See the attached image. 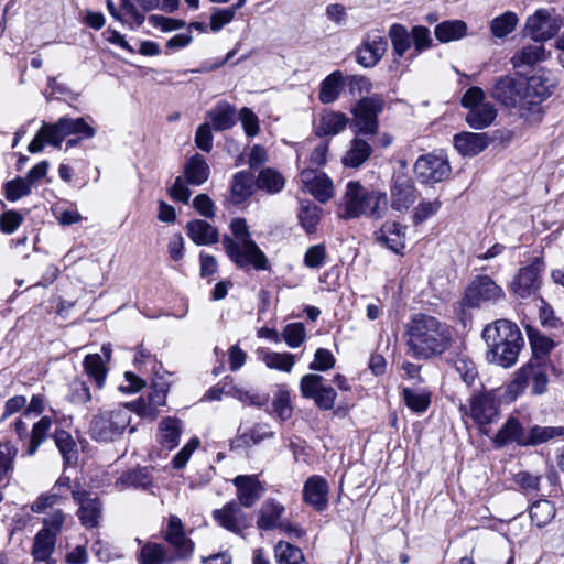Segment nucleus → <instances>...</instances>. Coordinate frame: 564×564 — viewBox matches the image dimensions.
Here are the masks:
<instances>
[{
    "label": "nucleus",
    "instance_id": "1",
    "mask_svg": "<svg viewBox=\"0 0 564 564\" xmlns=\"http://www.w3.org/2000/svg\"><path fill=\"white\" fill-rule=\"evenodd\" d=\"M406 352L416 360H429L444 354L451 346L449 326L435 316L416 313L404 326Z\"/></svg>",
    "mask_w": 564,
    "mask_h": 564
},
{
    "label": "nucleus",
    "instance_id": "2",
    "mask_svg": "<svg viewBox=\"0 0 564 564\" xmlns=\"http://www.w3.org/2000/svg\"><path fill=\"white\" fill-rule=\"evenodd\" d=\"M488 352L487 359L503 368L516 364L524 339L519 327L507 319H498L482 330Z\"/></svg>",
    "mask_w": 564,
    "mask_h": 564
},
{
    "label": "nucleus",
    "instance_id": "3",
    "mask_svg": "<svg viewBox=\"0 0 564 564\" xmlns=\"http://www.w3.org/2000/svg\"><path fill=\"white\" fill-rule=\"evenodd\" d=\"M388 209L386 193L370 191L359 182H349L340 204L339 216L351 219L361 216L380 219Z\"/></svg>",
    "mask_w": 564,
    "mask_h": 564
},
{
    "label": "nucleus",
    "instance_id": "4",
    "mask_svg": "<svg viewBox=\"0 0 564 564\" xmlns=\"http://www.w3.org/2000/svg\"><path fill=\"white\" fill-rule=\"evenodd\" d=\"M558 85V80L553 74L541 68L534 75L530 76L525 82L524 90V111L522 119L529 122L540 121L542 118L541 104L546 100Z\"/></svg>",
    "mask_w": 564,
    "mask_h": 564
},
{
    "label": "nucleus",
    "instance_id": "5",
    "mask_svg": "<svg viewBox=\"0 0 564 564\" xmlns=\"http://www.w3.org/2000/svg\"><path fill=\"white\" fill-rule=\"evenodd\" d=\"M500 401L495 390H487L484 386L474 391L467 403L459 404V412L463 417L470 419L476 425L482 429L496 422L499 417Z\"/></svg>",
    "mask_w": 564,
    "mask_h": 564
},
{
    "label": "nucleus",
    "instance_id": "6",
    "mask_svg": "<svg viewBox=\"0 0 564 564\" xmlns=\"http://www.w3.org/2000/svg\"><path fill=\"white\" fill-rule=\"evenodd\" d=\"M130 422L131 414L127 408L102 410L93 416L89 435L97 442H113L123 434Z\"/></svg>",
    "mask_w": 564,
    "mask_h": 564
},
{
    "label": "nucleus",
    "instance_id": "7",
    "mask_svg": "<svg viewBox=\"0 0 564 564\" xmlns=\"http://www.w3.org/2000/svg\"><path fill=\"white\" fill-rule=\"evenodd\" d=\"M460 104L468 110L465 117L466 123L476 130L489 127L498 113L496 107L486 101L484 89L477 86H473L464 93Z\"/></svg>",
    "mask_w": 564,
    "mask_h": 564
},
{
    "label": "nucleus",
    "instance_id": "8",
    "mask_svg": "<svg viewBox=\"0 0 564 564\" xmlns=\"http://www.w3.org/2000/svg\"><path fill=\"white\" fill-rule=\"evenodd\" d=\"M524 80L507 74L494 79L489 89L490 97L506 108L518 109L522 118L524 111Z\"/></svg>",
    "mask_w": 564,
    "mask_h": 564
},
{
    "label": "nucleus",
    "instance_id": "9",
    "mask_svg": "<svg viewBox=\"0 0 564 564\" xmlns=\"http://www.w3.org/2000/svg\"><path fill=\"white\" fill-rule=\"evenodd\" d=\"M223 246L229 259L243 270L253 269L262 271L269 269V260L265 253L251 240L234 245L229 236L223 238Z\"/></svg>",
    "mask_w": 564,
    "mask_h": 564
},
{
    "label": "nucleus",
    "instance_id": "10",
    "mask_svg": "<svg viewBox=\"0 0 564 564\" xmlns=\"http://www.w3.org/2000/svg\"><path fill=\"white\" fill-rule=\"evenodd\" d=\"M505 297V292L490 276H476L466 288L463 305L466 307H481L495 304Z\"/></svg>",
    "mask_w": 564,
    "mask_h": 564
},
{
    "label": "nucleus",
    "instance_id": "11",
    "mask_svg": "<svg viewBox=\"0 0 564 564\" xmlns=\"http://www.w3.org/2000/svg\"><path fill=\"white\" fill-rule=\"evenodd\" d=\"M384 99L380 95L361 98L352 108L355 126L362 134H376L378 131V116L383 111Z\"/></svg>",
    "mask_w": 564,
    "mask_h": 564
},
{
    "label": "nucleus",
    "instance_id": "12",
    "mask_svg": "<svg viewBox=\"0 0 564 564\" xmlns=\"http://www.w3.org/2000/svg\"><path fill=\"white\" fill-rule=\"evenodd\" d=\"M553 13L554 9H538L527 18L523 35L542 44L553 39L560 31V23Z\"/></svg>",
    "mask_w": 564,
    "mask_h": 564
},
{
    "label": "nucleus",
    "instance_id": "13",
    "mask_svg": "<svg viewBox=\"0 0 564 564\" xmlns=\"http://www.w3.org/2000/svg\"><path fill=\"white\" fill-rule=\"evenodd\" d=\"M48 129V144L59 147L66 137L79 134L86 139L95 135V129L84 118L62 117L55 123H46Z\"/></svg>",
    "mask_w": 564,
    "mask_h": 564
},
{
    "label": "nucleus",
    "instance_id": "14",
    "mask_svg": "<svg viewBox=\"0 0 564 564\" xmlns=\"http://www.w3.org/2000/svg\"><path fill=\"white\" fill-rule=\"evenodd\" d=\"M72 497L78 505L76 514L80 524L87 529H95L99 527L104 511L100 499L97 497H91L80 487L74 488L72 490Z\"/></svg>",
    "mask_w": 564,
    "mask_h": 564
},
{
    "label": "nucleus",
    "instance_id": "15",
    "mask_svg": "<svg viewBox=\"0 0 564 564\" xmlns=\"http://www.w3.org/2000/svg\"><path fill=\"white\" fill-rule=\"evenodd\" d=\"M451 172L448 161L441 155L425 154L420 156L414 164L416 177L425 184L444 181Z\"/></svg>",
    "mask_w": 564,
    "mask_h": 564
},
{
    "label": "nucleus",
    "instance_id": "16",
    "mask_svg": "<svg viewBox=\"0 0 564 564\" xmlns=\"http://www.w3.org/2000/svg\"><path fill=\"white\" fill-rule=\"evenodd\" d=\"M163 539L173 547V555L176 560L187 558L193 554L194 543L187 538L182 520L171 514L165 529L162 531Z\"/></svg>",
    "mask_w": 564,
    "mask_h": 564
},
{
    "label": "nucleus",
    "instance_id": "17",
    "mask_svg": "<svg viewBox=\"0 0 564 564\" xmlns=\"http://www.w3.org/2000/svg\"><path fill=\"white\" fill-rule=\"evenodd\" d=\"M542 271L543 263L538 259L532 264L520 269L512 282V291L522 299L535 294L540 288Z\"/></svg>",
    "mask_w": 564,
    "mask_h": 564
},
{
    "label": "nucleus",
    "instance_id": "18",
    "mask_svg": "<svg viewBox=\"0 0 564 564\" xmlns=\"http://www.w3.org/2000/svg\"><path fill=\"white\" fill-rule=\"evenodd\" d=\"M329 486L327 480L313 475L306 479L303 486V500L312 506L316 511H324L328 506Z\"/></svg>",
    "mask_w": 564,
    "mask_h": 564
},
{
    "label": "nucleus",
    "instance_id": "19",
    "mask_svg": "<svg viewBox=\"0 0 564 564\" xmlns=\"http://www.w3.org/2000/svg\"><path fill=\"white\" fill-rule=\"evenodd\" d=\"M213 514L219 525L236 534L241 533L249 525L246 513L236 501L226 503Z\"/></svg>",
    "mask_w": 564,
    "mask_h": 564
},
{
    "label": "nucleus",
    "instance_id": "20",
    "mask_svg": "<svg viewBox=\"0 0 564 564\" xmlns=\"http://www.w3.org/2000/svg\"><path fill=\"white\" fill-rule=\"evenodd\" d=\"M240 507L251 508L263 495L264 487L256 475H239L232 480Z\"/></svg>",
    "mask_w": 564,
    "mask_h": 564
},
{
    "label": "nucleus",
    "instance_id": "21",
    "mask_svg": "<svg viewBox=\"0 0 564 564\" xmlns=\"http://www.w3.org/2000/svg\"><path fill=\"white\" fill-rule=\"evenodd\" d=\"M550 57L551 52L546 51L542 43L534 42L519 48L511 57L510 63L514 69L532 68Z\"/></svg>",
    "mask_w": 564,
    "mask_h": 564
},
{
    "label": "nucleus",
    "instance_id": "22",
    "mask_svg": "<svg viewBox=\"0 0 564 564\" xmlns=\"http://www.w3.org/2000/svg\"><path fill=\"white\" fill-rule=\"evenodd\" d=\"M448 362L455 375L468 389L482 388L484 384L479 377L478 367L468 355L459 352Z\"/></svg>",
    "mask_w": 564,
    "mask_h": 564
},
{
    "label": "nucleus",
    "instance_id": "23",
    "mask_svg": "<svg viewBox=\"0 0 564 564\" xmlns=\"http://www.w3.org/2000/svg\"><path fill=\"white\" fill-rule=\"evenodd\" d=\"M387 48L388 42L382 35L368 34L358 50L357 61L365 67H372L382 58Z\"/></svg>",
    "mask_w": 564,
    "mask_h": 564
},
{
    "label": "nucleus",
    "instance_id": "24",
    "mask_svg": "<svg viewBox=\"0 0 564 564\" xmlns=\"http://www.w3.org/2000/svg\"><path fill=\"white\" fill-rule=\"evenodd\" d=\"M406 227L395 221H386L376 231L377 241L395 253H400L405 247Z\"/></svg>",
    "mask_w": 564,
    "mask_h": 564
},
{
    "label": "nucleus",
    "instance_id": "25",
    "mask_svg": "<svg viewBox=\"0 0 564 564\" xmlns=\"http://www.w3.org/2000/svg\"><path fill=\"white\" fill-rule=\"evenodd\" d=\"M487 133L460 132L454 135V147L463 156H475L489 145Z\"/></svg>",
    "mask_w": 564,
    "mask_h": 564
},
{
    "label": "nucleus",
    "instance_id": "26",
    "mask_svg": "<svg viewBox=\"0 0 564 564\" xmlns=\"http://www.w3.org/2000/svg\"><path fill=\"white\" fill-rule=\"evenodd\" d=\"M390 198L394 210H408L417 198L414 184L408 178H398L391 188Z\"/></svg>",
    "mask_w": 564,
    "mask_h": 564
},
{
    "label": "nucleus",
    "instance_id": "27",
    "mask_svg": "<svg viewBox=\"0 0 564 564\" xmlns=\"http://www.w3.org/2000/svg\"><path fill=\"white\" fill-rule=\"evenodd\" d=\"M285 507L273 498L267 499L259 510L257 525L260 530L270 531L283 525L282 516Z\"/></svg>",
    "mask_w": 564,
    "mask_h": 564
},
{
    "label": "nucleus",
    "instance_id": "28",
    "mask_svg": "<svg viewBox=\"0 0 564 564\" xmlns=\"http://www.w3.org/2000/svg\"><path fill=\"white\" fill-rule=\"evenodd\" d=\"M159 0H120L121 10L131 21H127V25L131 30L140 28L144 20V13L152 11L159 7Z\"/></svg>",
    "mask_w": 564,
    "mask_h": 564
},
{
    "label": "nucleus",
    "instance_id": "29",
    "mask_svg": "<svg viewBox=\"0 0 564 564\" xmlns=\"http://www.w3.org/2000/svg\"><path fill=\"white\" fill-rule=\"evenodd\" d=\"M494 443L498 447H502L508 443H517L521 446H528L527 432L518 419L509 417L496 434Z\"/></svg>",
    "mask_w": 564,
    "mask_h": 564
},
{
    "label": "nucleus",
    "instance_id": "30",
    "mask_svg": "<svg viewBox=\"0 0 564 564\" xmlns=\"http://www.w3.org/2000/svg\"><path fill=\"white\" fill-rule=\"evenodd\" d=\"M207 119L209 126L217 131L230 129L236 123V108L226 101H219L207 112Z\"/></svg>",
    "mask_w": 564,
    "mask_h": 564
},
{
    "label": "nucleus",
    "instance_id": "31",
    "mask_svg": "<svg viewBox=\"0 0 564 564\" xmlns=\"http://www.w3.org/2000/svg\"><path fill=\"white\" fill-rule=\"evenodd\" d=\"M209 173V165L204 156L198 153L188 159L184 165V178L194 186L204 184L208 180Z\"/></svg>",
    "mask_w": 564,
    "mask_h": 564
},
{
    "label": "nucleus",
    "instance_id": "32",
    "mask_svg": "<svg viewBox=\"0 0 564 564\" xmlns=\"http://www.w3.org/2000/svg\"><path fill=\"white\" fill-rule=\"evenodd\" d=\"M348 118L345 113L339 111H326L319 118L316 135H336L346 128Z\"/></svg>",
    "mask_w": 564,
    "mask_h": 564
},
{
    "label": "nucleus",
    "instance_id": "33",
    "mask_svg": "<svg viewBox=\"0 0 564 564\" xmlns=\"http://www.w3.org/2000/svg\"><path fill=\"white\" fill-rule=\"evenodd\" d=\"M175 556L160 543H145L138 555L139 564H166L175 561Z\"/></svg>",
    "mask_w": 564,
    "mask_h": 564
},
{
    "label": "nucleus",
    "instance_id": "34",
    "mask_svg": "<svg viewBox=\"0 0 564 564\" xmlns=\"http://www.w3.org/2000/svg\"><path fill=\"white\" fill-rule=\"evenodd\" d=\"M257 355L270 369L291 372L295 365V357L290 352H276L261 348L257 350Z\"/></svg>",
    "mask_w": 564,
    "mask_h": 564
},
{
    "label": "nucleus",
    "instance_id": "35",
    "mask_svg": "<svg viewBox=\"0 0 564 564\" xmlns=\"http://www.w3.org/2000/svg\"><path fill=\"white\" fill-rule=\"evenodd\" d=\"M186 228L189 238L196 245H210L218 240L217 229L205 220H192Z\"/></svg>",
    "mask_w": 564,
    "mask_h": 564
},
{
    "label": "nucleus",
    "instance_id": "36",
    "mask_svg": "<svg viewBox=\"0 0 564 564\" xmlns=\"http://www.w3.org/2000/svg\"><path fill=\"white\" fill-rule=\"evenodd\" d=\"M56 538L46 531H39L34 536L32 545V556L36 562H44L46 564H54L51 561L52 554L55 550Z\"/></svg>",
    "mask_w": 564,
    "mask_h": 564
},
{
    "label": "nucleus",
    "instance_id": "37",
    "mask_svg": "<svg viewBox=\"0 0 564 564\" xmlns=\"http://www.w3.org/2000/svg\"><path fill=\"white\" fill-rule=\"evenodd\" d=\"M344 76L340 70L330 73L321 83L318 99L322 104H333L336 101L343 89Z\"/></svg>",
    "mask_w": 564,
    "mask_h": 564
},
{
    "label": "nucleus",
    "instance_id": "38",
    "mask_svg": "<svg viewBox=\"0 0 564 564\" xmlns=\"http://www.w3.org/2000/svg\"><path fill=\"white\" fill-rule=\"evenodd\" d=\"M371 152L372 149L367 141L360 138H354L348 151L343 158V164L348 167H359L370 158Z\"/></svg>",
    "mask_w": 564,
    "mask_h": 564
},
{
    "label": "nucleus",
    "instance_id": "39",
    "mask_svg": "<svg viewBox=\"0 0 564 564\" xmlns=\"http://www.w3.org/2000/svg\"><path fill=\"white\" fill-rule=\"evenodd\" d=\"M253 176L250 172L240 171L232 177L231 183V202L240 204L252 194Z\"/></svg>",
    "mask_w": 564,
    "mask_h": 564
},
{
    "label": "nucleus",
    "instance_id": "40",
    "mask_svg": "<svg viewBox=\"0 0 564 564\" xmlns=\"http://www.w3.org/2000/svg\"><path fill=\"white\" fill-rule=\"evenodd\" d=\"M434 33L440 42L457 41L467 34V24L460 20L444 21L436 25Z\"/></svg>",
    "mask_w": 564,
    "mask_h": 564
},
{
    "label": "nucleus",
    "instance_id": "41",
    "mask_svg": "<svg viewBox=\"0 0 564 564\" xmlns=\"http://www.w3.org/2000/svg\"><path fill=\"white\" fill-rule=\"evenodd\" d=\"M256 184L259 189L269 194H276L284 188L285 178L276 170L267 167L260 171Z\"/></svg>",
    "mask_w": 564,
    "mask_h": 564
},
{
    "label": "nucleus",
    "instance_id": "42",
    "mask_svg": "<svg viewBox=\"0 0 564 564\" xmlns=\"http://www.w3.org/2000/svg\"><path fill=\"white\" fill-rule=\"evenodd\" d=\"M181 432V421L174 417H166L160 423V442L166 448L172 449L178 445Z\"/></svg>",
    "mask_w": 564,
    "mask_h": 564
},
{
    "label": "nucleus",
    "instance_id": "43",
    "mask_svg": "<svg viewBox=\"0 0 564 564\" xmlns=\"http://www.w3.org/2000/svg\"><path fill=\"white\" fill-rule=\"evenodd\" d=\"M84 370L86 375L95 381L98 389L104 387L107 377V368L99 354H90L85 357Z\"/></svg>",
    "mask_w": 564,
    "mask_h": 564
},
{
    "label": "nucleus",
    "instance_id": "44",
    "mask_svg": "<svg viewBox=\"0 0 564 564\" xmlns=\"http://www.w3.org/2000/svg\"><path fill=\"white\" fill-rule=\"evenodd\" d=\"M389 37L392 44L393 55L401 58L411 47V34L402 24L394 23L390 26Z\"/></svg>",
    "mask_w": 564,
    "mask_h": 564
},
{
    "label": "nucleus",
    "instance_id": "45",
    "mask_svg": "<svg viewBox=\"0 0 564 564\" xmlns=\"http://www.w3.org/2000/svg\"><path fill=\"white\" fill-rule=\"evenodd\" d=\"M518 23V15L512 11H506L491 20L490 32L495 37L503 39L516 30Z\"/></svg>",
    "mask_w": 564,
    "mask_h": 564
},
{
    "label": "nucleus",
    "instance_id": "46",
    "mask_svg": "<svg viewBox=\"0 0 564 564\" xmlns=\"http://www.w3.org/2000/svg\"><path fill=\"white\" fill-rule=\"evenodd\" d=\"M274 555L279 564H306L302 550L285 541L276 543Z\"/></svg>",
    "mask_w": 564,
    "mask_h": 564
},
{
    "label": "nucleus",
    "instance_id": "47",
    "mask_svg": "<svg viewBox=\"0 0 564 564\" xmlns=\"http://www.w3.org/2000/svg\"><path fill=\"white\" fill-rule=\"evenodd\" d=\"M554 505L546 499L538 500L530 508V517L539 528L547 525L555 517Z\"/></svg>",
    "mask_w": 564,
    "mask_h": 564
},
{
    "label": "nucleus",
    "instance_id": "48",
    "mask_svg": "<svg viewBox=\"0 0 564 564\" xmlns=\"http://www.w3.org/2000/svg\"><path fill=\"white\" fill-rule=\"evenodd\" d=\"M54 441L65 464L69 465L77 460V445L70 433L65 430H57L54 434Z\"/></svg>",
    "mask_w": 564,
    "mask_h": 564
},
{
    "label": "nucleus",
    "instance_id": "49",
    "mask_svg": "<svg viewBox=\"0 0 564 564\" xmlns=\"http://www.w3.org/2000/svg\"><path fill=\"white\" fill-rule=\"evenodd\" d=\"M52 427V420L48 416H42L32 427L28 454L33 455L45 441L50 430Z\"/></svg>",
    "mask_w": 564,
    "mask_h": 564
},
{
    "label": "nucleus",
    "instance_id": "50",
    "mask_svg": "<svg viewBox=\"0 0 564 564\" xmlns=\"http://www.w3.org/2000/svg\"><path fill=\"white\" fill-rule=\"evenodd\" d=\"M322 209L314 203H301L299 220L306 232H314L321 219Z\"/></svg>",
    "mask_w": 564,
    "mask_h": 564
},
{
    "label": "nucleus",
    "instance_id": "51",
    "mask_svg": "<svg viewBox=\"0 0 564 564\" xmlns=\"http://www.w3.org/2000/svg\"><path fill=\"white\" fill-rule=\"evenodd\" d=\"M564 434V427L539 426L534 425L527 432V441L529 445H536L547 442L556 436Z\"/></svg>",
    "mask_w": 564,
    "mask_h": 564
},
{
    "label": "nucleus",
    "instance_id": "52",
    "mask_svg": "<svg viewBox=\"0 0 564 564\" xmlns=\"http://www.w3.org/2000/svg\"><path fill=\"white\" fill-rule=\"evenodd\" d=\"M403 399L405 404L417 413L424 412L431 403L429 393L410 388L403 389Z\"/></svg>",
    "mask_w": 564,
    "mask_h": 564
},
{
    "label": "nucleus",
    "instance_id": "53",
    "mask_svg": "<svg viewBox=\"0 0 564 564\" xmlns=\"http://www.w3.org/2000/svg\"><path fill=\"white\" fill-rule=\"evenodd\" d=\"M531 365H523L513 376V379L508 384L507 392L512 398L521 394L530 382Z\"/></svg>",
    "mask_w": 564,
    "mask_h": 564
},
{
    "label": "nucleus",
    "instance_id": "54",
    "mask_svg": "<svg viewBox=\"0 0 564 564\" xmlns=\"http://www.w3.org/2000/svg\"><path fill=\"white\" fill-rule=\"evenodd\" d=\"M167 389L164 388L162 384L160 388L156 386L153 387L152 391L150 392L148 399V405H143L142 409L139 410L140 414L145 415H155L158 409L165 404Z\"/></svg>",
    "mask_w": 564,
    "mask_h": 564
},
{
    "label": "nucleus",
    "instance_id": "55",
    "mask_svg": "<svg viewBox=\"0 0 564 564\" xmlns=\"http://www.w3.org/2000/svg\"><path fill=\"white\" fill-rule=\"evenodd\" d=\"M272 435H273V433L268 431L267 425L257 424L253 427H251L249 431H246L245 433H242L237 438V442L243 446L251 447L253 445H257L264 438L271 437Z\"/></svg>",
    "mask_w": 564,
    "mask_h": 564
},
{
    "label": "nucleus",
    "instance_id": "56",
    "mask_svg": "<svg viewBox=\"0 0 564 564\" xmlns=\"http://www.w3.org/2000/svg\"><path fill=\"white\" fill-rule=\"evenodd\" d=\"M529 365H531L530 381L533 384L532 392L534 394H542L546 391L549 382L545 368L540 361H533V359L529 361Z\"/></svg>",
    "mask_w": 564,
    "mask_h": 564
},
{
    "label": "nucleus",
    "instance_id": "57",
    "mask_svg": "<svg viewBox=\"0 0 564 564\" xmlns=\"http://www.w3.org/2000/svg\"><path fill=\"white\" fill-rule=\"evenodd\" d=\"M324 378L319 375L308 373L304 375L300 381V390L304 398L314 399L315 395L322 390Z\"/></svg>",
    "mask_w": 564,
    "mask_h": 564
},
{
    "label": "nucleus",
    "instance_id": "58",
    "mask_svg": "<svg viewBox=\"0 0 564 564\" xmlns=\"http://www.w3.org/2000/svg\"><path fill=\"white\" fill-rule=\"evenodd\" d=\"M310 192L316 199L325 203L333 195L332 181L325 176H316L310 184Z\"/></svg>",
    "mask_w": 564,
    "mask_h": 564
},
{
    "label": "nucleus",
    "instance_id": "59",
    "mask_svg": "<svg viewBox=\"0 0 564 564\" xmlns=\"http://www.w3.org/2000/svg\"><path fill=\"white\" fill-rule=\"evenodd\" d=\"M411 41L414 44V55L413 57L421 54L423 51L427 50L432 44L431 32L426 26L416 25L412 28L411 31Z\"/></svg>",
    "mask_w": 564,
    "mask_h": 564
},
{
    "label": "nucleus",
    "instance_id": "60",
    "mask_svg": "<svg viewBox=\"0 0 564 564\" xmlns=\"http://www.w3.org/2000/svg\"><path fill=\"white\" fill-rule=\"evenodd\" d=\"M282 335L289 347L296 348L305 340V327L302 323H291L284 327Z\"/></svg>",
    "mask_w": 564,
    "mask_h": 564
},
{
    "label": "nucleus",
    "instance_id": "61",
    "mask_svg": "<svg viewBox=\"0 0 564 564\" xmlns=\"http://www.w3.org/2000/svg\"><path fill=\"white\" fill-rule=\"evenodd\" d=\"M31 193V186L24 177H17L6 184V197L15 202Z\"/></svg>",
    "mask_w": 564,
    "mask_h": 564
},
{
    "label": "nucleus",
    "instance_id": "62",
    "mask_svg": "<svg viewBox=\"0 0 564 564\" xmlns=\"http://www.w3.org/2000/svg\"><path fill=\"white\" fill-rule=\"evenodd\" d=\"M442 206L440 199L434 200H423L415 208L413 213V223L419 225L435 215Z\"/></svg>",
    "mask_w": 564,
    "mask_h": 564
},
{
    "label": "nucleus",
    "instance_id": "63",
    "mask_svg": "<svg viewBox=\"0 0 564 564\" xmlns=\"http://www.w3.org/2000/svg\"><path fill=\"white\" fill-rule=\"evenodd\" d=\"M336 359L330 350L326 348H318L314 354V360L310 364L308 368L316 371H327L334 368Z\"/></svg>",
    "mask_w": 564,
    "mask_h": 564
},
{
    "label": "nucleus",
    "instance_id": "64",
    "mask_svg": "<svg viewBox=\"0 0 564 564\" xmlns=\"http://www.w3.org/2000/svg\"><path fill=\"white\" fill-rule=\"evenodd\" d=\"M237 10L235 6L216 9L210 17V29L214 32L220 31L226 24L234 20Z\"/></svg>",
    "mask_w": 564,
    "mask_h": 564
}]
</instances>
